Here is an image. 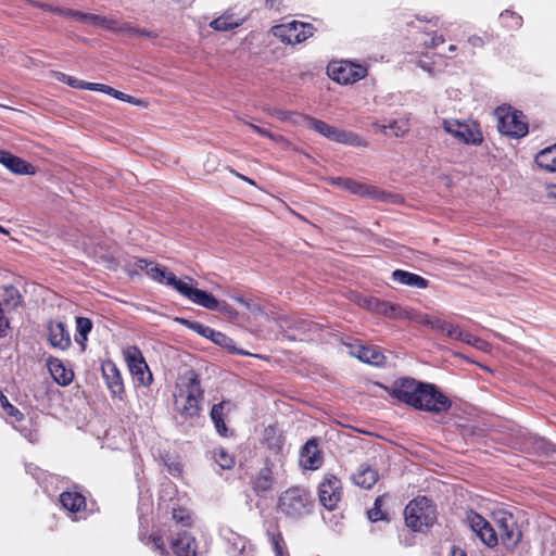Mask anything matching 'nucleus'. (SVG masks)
Segmentation results:
<instances>
[{
	"label": "nucleus",
	"instance_id": "nucleus-1",
	"mask_svg": "<svg viewBox=\"0 0 556 556\" xmlns=\"http://www.w3.org/2000/svg\"><path fill=\"white\" fill-rule=\"evenodd\" d=\"M390 394L417 409L432 413L446 412L452 405L451 401L433 384L418 382L410 378L396 380Z\"/></svg>",
	"mask_w": 556,
	"mask_h": 556
},
{
	"label": "nucleus",
	"instance_id": "nucleus-2",
	"mask_svg": "<svg viewBox=\"0 0 556 556\" xmlns=\"http://www.w3.org/2000/svg\"><path fill=\"white\" fill-rule=\"evenodd\" d=\"M135 265L138 269L144 270L153 280L174 288L192 303L211 311L218 309V300L213 294L195 288L198 282L193 278L186 276L184 279H178L174 273L144 258H138Z\"/></svg>",
	"mask_w": 556,
	"mask_h": 556
},
{
	"label": "nucleus",
	"instance_id": "nucleus-3",
	"mask_svg": "<svg viewBox=\"0 0 556 556\" xmlns=\"http://www.w3.org/2000/svg\"><path fill=\"white\" fill-rule=\"evenodd\" d=\"M174 396L175 410L182 421L199 416L203 392L200 387V381L193 371H190L181 379V383L178 386V390Z\"/></svg>",
	"mask_w": 556,
	"mask_h": 556
},
{
	"label": "nucleus",
	"instance_id": "nucleus-4",
	"mask_svg": "<svg viewBox=\"0 0 556 556\" xmlns=\"http://www.w3.org/2000/svg\"><path fill=\"white\" fill-rule=\"evenodd\" d=\"M311 493L301 486H292L281 493L278 501V510L291 518H300L311 513L313 508Z\"/></svg>",
	"mask_w": 556,
	"mask_h": 556
},
{
	"label": "nucleus",
	"instance_id": "nucleus-5",
	"mask_svg": "<svg viewBox=\"0 0 556 556\" xmlns=\"http://www.w3.org/2000/svg\"><path fill=\"white\" fill-rule=\"evenodd\" d=\"M405 522L413 531H422L433 525L437 519L432 501L422 496L410 501L404 511Z\"/></svg>",
	"mask_w": 556,
	"mask_h": 556
},
{
	"label": "nucleus",
	"instance_id": "nucleus-6",
	"mask_svg": "<svg viewBox=\"0 0 556 556\" xmlns=\"http://www.w3.org/2000/svg\"><path fill=\"white\" fill-rule=\"evenodd\" d=\"M305 126L317 134L321 135L323 137L338 142L342 144H348L352 147H358V148H366L367 141L359 135L344 130L334 126H331L324 121L317 119L315 117L308 116V118H305Z\"/></svg>",
	"mask_w": 556,
	"mask_h": 556
},
{
	"label": "nucleus",
	"instance_id": "nucleus-7",
	"mask_svg": "<svg viewBox=\"0 0 556 556\" xmlns=\"http://www.w3.org/2000/svg\"><path fill=\"white\" fill-rule=\"evenodd\" d=\"M36 5H38L39 8L43 9L46 11L58 14L60 16H63L66 18H74L76 21L91 25L97 28L110 29V30H113L116 28V23L114 21L109 20L101 15L84 13L80 11L63 9V8H59V7H53L51 4L43 3V2H36Z\"/></svg>",
	"mask_w": 556,
	"mask_h": 556
},
{
	"label": "nucleus",
	"instance_id": "nucleus-8",
	"mask_svg": "<svg viewBox=\"0 0 556 556\" xmlns=\"http://www.w3.org/2000/svg\"><path fill=\"white\" fill-rule=\"evenodd\" d=\"M495 115L498 119L497 128L501 134L514 138H520L528 134V125L520 112L513 111L510 108H498Z\"/></svg>",
	"mask_w": 556,
	"mask_h": 556
},
{
	"label": "nucleus",
	"instance_id": "nucleus-9",
	"mask_svg": "<svg viewBox=\"0 0 556 556\" xmlns=\"http://www.w3.org/2000/svg\"><path fill=\"white\" fill-rule=\"evenodd\" d=\"M314 26L308 23L292 21L273 27V34L288 45L300 43L314 34Z\"/></svg>",
	"mask_w": 556,
	"mask_h": 556
},
{
	"label": "nucleus",
	"instance_id": "nucleus-10",
	"mask_svg": "<svg viewBox=\"0 0 556 556\" xmlns=\"http://www.w3.org/2000/svg\"><path fill=\"white\" fill-rule=\"evenodd\" d=\"M495 522L503 546L508 551H514L522 536L514 516L506 511H500L495 515Z\"/></svg>",
	"mask_w": 556,
	"mask_h": 556
},
{
	"label": "nucleus",
	"instance_id": "nucleus-11",
	"mask_svg": "<svg viewBox=\"0 0 556 556\" xmlns=\"http://www.w3.org/2000/svg\"><path fill=\"white\" fill-rule=\"evenodd\" d=\"M367 74V68L350 61L332 62L328 65V75L339 84H354Z\"/></svg>",
	"mask_w": 556,
	"mask_h": 556
},
{
	"label": "nucleus",
	"instance_id": "nucleus-12",
	"mask_svg": "<svg viewBox=\"0 0 556 556\" xmlns=\"http://www.w3.org/2000/svg\"><path fill=\"white\" fill-rule=\"evenodd\" d=\"M443 128L459 142L467 144H480L483 140L482 134L475 123H462L457 119L443 121Z\"/></svg>",
	"mask_w": 556,
	"mask_h": 556
},
{
	"label": "nucleus",
	"instance_id": "nucleus-13",
	"mask_svg": "<svg viewBox=\"0 0 556 556\" xmlns=\"http://www.w3.org/2000/svg\"><path fill=\"white\" fill-rule=\"evenodd\" d=\"M318 497L320 504L328 510L337 507L342 497V485L340 480L333 475H326L318 486Z\"/></svg>",
	"mask_w": 556,
	"mask_h": 556
},
{
	"label": "nucleus",
	"instance_id": "nucleus-14",
	"mask_svg": "<svg viewBox=\"0 0 556 556\" xmlns=\"http://www.w3.org/2000/svg\"><path fill=\"white\" fill-rule=\"evenodd\" d=\"M466 521L472 532L481 540L483 544L489 547H493L497 544V532L481 515L475 511H469L467 514Z\"/></svg>",
	"mask_w": 556,
	"mask_h": 556
},
{
	"label": "nucleus",
	"instance_id": "nucleus-15",
	"mask_svg": "<svg viewBox=\"0 0 556 556\" xmlns=\"http://www.w3.org/2000/svg\"><path fill=\"white\" fill-rule=\"evenodd\" d=\"M124 354L131 375L135 376L142 386H150L152 382V374L140 350L136 346H129L125 350Z\"/></svg>",
	"mask_w": 556,
	"mask_h": 556
},
{
	"label": "nucleus",
	"instance_id": "nucleus-16",
	"mask_svg": "<svg viewBox=\"0 0 556 556\" xmlns=\"http://www.w3.org/2000/svg\"><path fill=\"white\" fill-rule=\"evenodd\" d=\"M323 454L318 447L317 439L308 440L300 452V464L304 469L316 470L323 465Z\"/></svg>",
	"mask_w": 556,
	"mask_h": 556
},
{
	"label": "nucleus",
	"instance_id": "nucleus-17",
	"mask_svg": "<svg viewBox=\"0 0 556 556\" xmlns=\"http://www.w3.org/2000/svg\"><path fill=\"white\" fill-rule=\"evenodd\" d=\"M0 164L7 167L10 172L17 175H33L35 174L34 166L12 153L0 150Z\"/></svg>",
	"mask_w": 556,
	"mask_h": 556
},
{
	"label": "nucleus",
	"instance_id": "nucleus-18",
	"mask_svg": "<svg viewBox=\"0 0 556 556\" xmlns=\"http://www.w3.org/2000/svg\"><path fill=\"white\" fill-rule=\"evenodd\" d=\"M170 545L177 556H195V540L186 531L177 530V536L170 539Z\"/></svg>",
	"mask_w": 556,
	"mask_h": 556
},
{
	"label": "nucleus",
	"instance_id": "nucleus-19",
	"mask_svg": "<svg viewBox=\"0 0 556 556\" xmlns=\"http://www.w3.org/2000/svg\"><path fill=\"white\" fill-rule=\"evenodd\" d=\"M102 375L113 395H121L124 392L121 372L113 362L108 361L102 364Z\"/></svg>",
	"mask_w": 556,
	"mask_h": 556
},
{
	"label": "nucleus",
	"instance_id": "nucleus-20",
	"mask_svg": "<svg viewBox=\"0 0 556 556\" xmlns=\"http://www.w3.org/2000/svg\"><path fill=\"white\" fill-rule=\"evenodd\" d=\"M48 338L52 346L65 350L71 344V337L65 325L61 321H50L48 325Z\"/></svg>",
	"mask_w": 556,
	"mask_h": 556
},
{
	"label": "nucleus",
	"instance_id": "nucleus-21",
	"mask_svg": "<svg viewBox=\"0 0 556 556\" xmlns=\"http://www.w3.org/2000/svg\"><path fill=\"white\" fill-rule=\"evenodd\" d=\"M350 353L359 361L370 365L382 366L384 364V355L376 348L356 345L351 349Z\"/></svg>",
	"mask_w": 556,
	"mask_h": 556
},
{
	"label": "nucleus",
	"instance_id": "nucleus-22",
	"mask_svg": "<svg viewBox=\"0 0 556 556\" xmlns=\"http://www.w3.org/2000/svg\"><path fill=\"white\" fill-rule=\"evenodd\" d=\"M48 369L53 377L54 381L60 386H68L74 378L72 369L66 368L59 358H50L48 361Z\"/></svg>",
	"mask_w": 556,
	"mask_h": 556
},
{
	"label": "nucleus",
	"instance_id": "nucleus-23",
	"mask_svg": "<svg viewBox=\"0 0 556 556\" xmlns=\"http://www.w3.org/2000/svg\"><path fill=\"white\" fill-rule=\"evenodd\" d=\"M353 482L364 489H370L378 480V472L370 466L361 465L352 476Z\"/></svg>",
	"mask_w": 556,
	"mask_h": 556
},
{
	"label": "nucleus",
	"instance_id": "nucleus-24",
	"mask_svg": "<svg viewBox=\"0 0 556 556\" xmlns=\"http://www.w3.org/2000/svg\"><path fill=\"white\" fill-rule=\"evenodd\" d=\"M392 278L394 281H396L401 285L408 286L412 288H417V289H426L429 283L428 280L425 279L424 277L413 274V273H409V271L401 270V269L394 270L392 273Z\"/></svg>",
	"mask_w": 556,
	"mask_h": 556
},
{
	"label": "nucleus",
	"instance_id": "nucleus-25",
	"mask_svg": "<svg viewBox=\"0 0 556 556\" xmlns=\"http://www.w3.org/2000/svg\"><path fill=\"white\" fill-rule=\"evenodd\" d=\"M222 533L224 538L229 542L228 553L230 556H249L244 554L248 544L245 538L233 534L228 529H223Z\"/></svg>",
	"mask_w": 556,
	"mask_h": 556
},
{
	"label": "nucleus",
	"instance_id": "nucleus-26",
	"mask_svg": "<svg viewBox=\"0 0 556 556\" xmlns=\"http://www.w3.org/2000/svg\"><path fill=\"white\" fill-rule=\"evenodd\" d=\"M60 502L71 513H79L86 508L85 497L77 492H63L60 495Z\"/></svg>",
	"mask_w": 556,
	"mask_h": 556
},
{
	"label": "nucleus",
	"instance_id": "nucleus-27",
	"mask_svg": "<svg viewBox=\"0 0 556 556\" xmlns=\"http://www.w3.org/2000/svg\"><path fill=\"white\" fill-rule=\"evenodd\" d=\"M244 22L243 17H235V15L230 12H226L222 16L213 20L210 23V26L217 31H227L239 27Z\"/></svg>",
	"mask_w": 556,
	"mask_h": 556
},
{
	"label": "nucleus",
	"instance_id": "nucleus-28",
	"mask_svg": "<svg viewBox=\"0 0 556 556\" xmlns=\"http://www.w3.org/2000/svg\"><path fill=\"white\" fill-rule=\"evenodd\" d=\"M536 164L548 172H556V144L548 147L535 156Z\"/></svg>",
	"mask_w": 556,
	"mask_h": 556
},
{
	"label": "nucleus",
	"instance_id": "nucleus-29",
	"mask_svg": "<svg viewBox=\"0 0 556 556\" xmlns=\"http://www.w3.org/2000/svg\"><path fill=\"white\" fill-rule=\"evenodd\" d=\"M230 405V402H222L219 404H215L211 409V419L214 422L216 431L220 435H226L227 433V427L224 422V410Z\"/></svg>",
	"mask_w": 556,
	"mask_h": 556
},
{
	"label": "nucleus",
	"instance_id": "nucleus-30",
	"mask_svg": "<svg viewBox=\"0 0 556 556\" xmlns=\"http://www.w3.org/2000/svg\"><path fill=\"white\" fill-rule=\"evenodd\" d=\"M93 91H99V92H103V93H106V94H110L112 96L113 98L115 99H118L121 101H124V102H127V103H131V104H136V105H139L141 104V101L129 96V94H126L122 91H118L108 85H103V84H96L93 83L92 85V89Z\"/></svg>",
	"mask_w": 556,
	"mask_h": 556
},
{
	"label": "nucleus",
	"instance_id": "nucleus-31",
	"mask_svg": "<svg viewBox=\"0 0 556 556\" xmlns=\"http://www.w3.org/2000/svg\"><path fill=\"white\" fill-rule=\"evenodd\" d=\"M344 189L353 194H357L361 197H377V191L374 188L351 178H348V181H344Z\"/></svg>",
	"mask_w": 556,
	"mask_h": 556
},
{
	"label": "nucleus",
	"instance_id": "nucleus-32",
	"mask_svg": "<svg viewBox=\"0 0 556 556\" xmlns=\"http://www.w3.org/2000/svg\"><path fill=\"white\" fill-rule=\"evenodd\" d=\"M374 127L384 134H388L389 130L390 134L396 137L404 136L409 129L408 123L405 119H394L389 125H380L376 123L374 124Z\"/></svg>",
	"mask_w": 556,
	"mask_h": 556
},
{
	"label": "nucleus",
	"instance_id": "nucleus-33",
	"mask_svg": "<svg viewBox=\"0 0 556 556\" xmlns=\"http://www.w3.org/2000/svg\"><path fill=\"white\" fill-rule=\"evenodd\" d=\"M268 114L275 116L281 122H290L292 124H305V118H308L307 115L298 114L292 111H285L280 109H270L268 110Z\"/></svg>",
	"mask_w": 556,
	"mask_h": 556
},
{
	"label": "nucleus",
	"instance_id": "nucleus-34",
	"mask_svg": "<svg viewBox=\"0 0 556 556\" xmlns=\"http://www.w3.org/2000/svg\"><path fill=\"white\" fill-rule=\"evenodd\" d=\"M92 329V321L87 317H77L76 318V330L77 338L76 341L81 345L83 350L85 349V342L88 339V334Z\"/></svg>",
	"mask_w": 556,
	"mask_h": 556
},
{
	"label": "nucleus",
	"instance_id": "nucleus-35",
	"mask_svg": "<svg viewBox=\"0 0 556 556\" xmlns=\"http://www.w3.org/2000/svg\"><path fill=\"white\" fill-rule=\"evenodd\" d=\"M374 313L381 314L388 317H402V307L386 301L377 300Z\"/></svg>",
	"mask_w": 556,
	"mask_h": 556
},
{
	"label": "nucleus",
	"instance_id": "nucleus-36",
	"mask_svg": "<svg viewBox=\"0 0 556 556\" xmlns=\"http://www.w3.org/2000/svg\"><path fill=\"white\" fill-rule=\"evenodd\" d=\"M273 485V476L269 468H263L253 482L254 490L257 492H266Z\"/></svg>",
	"mask_w": 556,
	"mask_h": 556
},
{
	"label": "nucleus",
	"instance_id": "nucleus-37",
	"mask_svg": "<svg viewBox=\"0 0 556 556\" xmlns=\"http://www.w3.org/2000/svg\"><path fill=\"white\" fill-rule=\"evenodd\" d=\"M139 539L146 545L151 546L152 549L160 552L161 555H166L165 545H164V542L161 536L155 535V534L147 535L143 532H140Z\"/></svg>",
	"mask_w": 556,
	"mask_h": 556
},
{
	"label": "nucleus",
	"instance_id": "nucleus-38",
	"mask_svg": "<svg viewBox=\"0 0 556 556\" xmlns=\"http://www.w3.org/2000/svg\"><path fill=\"white\" fill-rule=\"evenodd\" d=\"M213 457L222 469H230L235 465L233 457L225 448H216Z\"/></svg>",
	"mask_w": 556,
	"mask_h": 556
},
{
	"label": "nucleus",
	"instance_id": "nucleus-39",
	"mask_svg": "<svg viewBox=\"0 0 556 556\" xmlns=\"http://www.w3.org/2000/svg\"><path fill=\"white\" fill-rule=\"evenodd\" d=\"M268 535H269V541L271 543L275 555L276 556H289V554L286 549V544H285L281 533L280 532L268 533Z\"/></svg>",
	"mask_w": 556,
	"mask_h": 556
},
{
	"label": "nucleus",
	"instance_id": "nucleus-40",
	"mask_svg": "<svg viewBox=\"0 0 556 556\" xmlns=\"http://www.w3.org/2000/svg\"><path fill=\"white\" fill-rule=\"evenodd\" d=\"M173 520L175 521V527H178V525L189 527L192 522L189 511L185 508H173Z\"/></svg>",
	"mask_w": 556,
	"mask_h": 556
},
{
	"label": "nucleus",
	"instance_id": "nucleus-41",
	"mask_svg": "<svg viewBox=\"0 0 556 556\" xmlns=\"http://www.w3.org/2000/svg\"><path fill=\"white\" fill-rule=\"evenodd\" d=\"M383 496H378L374 503V507L367 511L368 519L372 522L384 520L386 516L381 510Z\"/></svg>",
	"mask_w": 556,
	"mask_h": 556
},
{
	"label": "nucleus",
	"instance_id": "nucleus-42",
	"mask_svg": "<svg viewBox=\"0 0 556 556\" xmlns=\"http://www.w3.org/2000/svg\"><path fill=\"white\" fill-rule=\"evenodd\" d=\"M181 323L185 324L188 328L192 329L197 333L201 334L202 337L210 338L211 334H213V330L211 327L205 326L198 321H189L186 319H181Z\"/></svg>",
	"mask_w": 556,
	"mask_h": 556
},
{
	"label": "nucleus",
	"instance_id": "nucleus-43",
	"mask_svg": "<svg viewBox=\"0 0 556 556\" xmlns=\"http://www.w3.org/2000/svg\"><path fill=\"white\" fill-rule=\"evenodd\" d=\"M377 300L378 299L375 296H369L365 294H356L354 296V301L357 303L358 306L366 308L370 312H374V309L376 308Z\"/></svg>",
	"mask_w": 556,
	"mask_h": 556
},
{
	"label": "nucleus",
	"instance_id": "nucleus-44",
	"mask_svg": "<svg viewBox=\"0 0 556 556\" xmlns=\"http://www.w3.org/2000/svg\"><path fill=\"white\" fill-rule=\"evenodd\" d=\"M61 80L71 87L78 88V89H85V90H91L92 85H93V83H87L84 80H79L72 76L65 75V74H61Z\"/></svg>",
	"mask_w": 556,
	"mask_h": 556
},
{
	"label": "nucleus",
	"instance_id": "nucleus-45",
	"mask_svg": "<svg viewBox=\"0 0 556 556\" xmlns=\"http://www.w3.org/2000/svg\"><path fill=\"white\" fill-rule=\"evenodd\" d=\"M463 329L454 324L446 323V328L443 333H445L448 338L454 340H459V337L462 336Z\"/></svg>",
	"mask_w": 556,
	"mask_h": 556
},
{
	"label": "nucleus",
	"instance_id": "nucleus-46",
	"mask_svg": "<svg viewBox=\"0 0 556 556\" xmlns=\"http://www.w3.org/2000/svg\"><path fill=\"white\" fill-rule=\"evenodd\" d=\"M443 42H444L443 36L437 35V34H427V38L424 40V43L427 47H431V48H434Z\"/></svg>",
	"mask_w": 556,
	"mask_h": 556
},
{
	"label": "nucleus",
	"instance_id": "nucleus-47",
	"mask_svg": "<svg viewBox=\"0 0 556 556\" xmlns=\"http://www.w3.org/2000/svg\"><path fill=\"white\" fill-rule=\"evenodd\" d=\"M535 445L536 448L544 455H549L554 451V446L543 439L538 440Z\"/></svg>",
	"mask_w": 556,
	"mask_h": 556
},
{
	"label": "nucleus",
	"instance_id": "nucleus-48",
	"mask_svg": "<svg viewBox=\"0 0 556 556\" xmlns=\"http://www.w3.org/2000/svg\"><path fill=\"white\" fill-rule=\"evenodd\" d=\"M422 313L413 311V309H406L402 307V317L401 318H408L410 320H414L418 324H420V317H422Z\"/></svg>",
	"mask_w": 556,
	"mask_h": 556
},
{
	"label": "nucleus",
	"instance_id": "nucleus-49",
	"mask_svg": "<svg viewBox=\"0 0 556 556\" xmlns=\"http://www.w3.org/2000/svg\"><path fill=\"white\" fill-rule=\"evenodd\" d=\"M501 17L504 20L506 17L511 18L510 27L518 28L521 26V17L519 15H516L514 12L505 11L501 14Z\"/></svg>",
	"mask_w": 556,
	"mask_h": 556
},
{
	"label": "nucleus",
	"instance_id": "nucleus-50",
	"mask_svg": "<svg viewBox=\"0 0 556 556\" xmlns=\"http://www.w3.org/2000/svg\"><path fill=\"white\" fill-rule=\"evenodd\" d=\"M446 323L447 321H445V320L433 317L431 320L430 328L433 330L440 331V332H444L445 328H446Z\"/></svg>",
	"mask_w": 556,
	"mask_h": 556
},
{
	"label": "nucleus",
	"instance_id": "nucleus-51",
	"mask_svg": "<svg viewBox=\"0 0 556 556\" xmlns=\"http://www.w3.org/2000/svg\"><path fill=\"white\" fill-rule=\"evenodd\" d=\"M4 413L8 416L15 418V420H21L23 417V414L16 407H14L12 404L7 405V409H4Z\"/></svg>",
	"mask_w": 556,
	"mask_h": 556
},
{
	"label": "nucleus",
	"instance_id": "nucleus-52",
	"mask_svg": "<svg viewBox=\"0 0 556 556\" xmlns=\"http://www.w3.org/2000/svg\"><path fill=\"white\" fill-rule=\"evenodd\" d=\"M5 293H7V301H12L13 302V305H17L18 302H20V294L17 292L16 289L14 288H9L5 290Z\"/></svg>",
	"mask_w": 556,
	"mask_h": 556
},
{
	"label": "nucleus",
	"instance_id": "nucleus-53",
	"mask_svg": "<svg viewBox=\"0 0 556 556\" xmlns=\"http://www.w3.org/2000/svg\"><path fill=\"white\" fill-rule=\"evenodd\" d=\"M210 339L219 345H224L228 340V338L224 333L215 330H213V334H211Z\"/></svg>",
	"mask_w": 556,
	"mask_h": 556
},
{
	"label": "nucleus",
	"instance_id": "nucleus-54",
	"mask_svg": "<svg viewBox=\"0 0 556 556\" xmlns=\"http://www.w3.org/2000/svg\"><path fill=\"white\" fill-rule=\"evenodd\" d=\"M478 337H475L468 331L463 330L462 336L459 337V341L465 342L471 346H473V341L477 340Z\"/></svg>",
	"mask_w": 556,
	"mask_h": 556
},
{
	"label": "nucleus",
	"instance_id": "nucleus-55",
	"mask_svg": "<svg viewBox=\"0 0 556 556\" xmlns=\"http://www.w3.org/2000/svg\"><path fill=\"white\" fill-rule=\"evenodd\" d=\"M249 126L254 130L256 131L258 135L263 136V137H268L270 139H275V136L268 131L267 129H264V128H261L254 124H249Z\"/></svg>",
	"mask_w": 556,
	"mask_h": 556
},
{
	"label": "nucleus",
	"instance_id": "nucleus-56",
	"mask_svg": "<svg viewBox=\"0 0 556 556\" xmlns=\"http://www.w3.org/2000/svg\"><path fill=\"white\" fill-rule=\"evenodd\" d=\"M473 346L480 351L486 352L489 351L490 344L486 341L477 338V340L473 341Z\"/></svg>",
	"mask_w": 556,
	"mask_h": 556
},
{
	"label": "nucleus",
	"instance_id": "nucleus-57",
	"mask_svg": "<svg viewBox=\"0 0 556 556\" xmlns=\"http://www.w3.org/2000/svg\"><path fill=\"white\" fill-rule=\"evenodd\" d=\"M468 42L475 48H481L484 43L482 38L479 36L469 37Z\"/></svg>",
	"mask_w": 556,
	"mask_h": 556
},
{
	"label": "nucleus",
	"instance_id": "nucleus-58",
	"mask_svg": "<svg viewBox=\"0 0 556 556\" xmlns=\"http://www.w3.org/2000/svg\"><path fill=\"white\" fill-rule=\"evenodd\" d=\"M344 181H348V178L337 177V178L331 179L332 185L341 187L343 189H344Z\"/></svg>",
	"mask_w": 556,
	"mask_h": 556
},
{
	"label": "nucleus",
	"instance_id": "nucleus-59",
	"mask_svg": "<svg viewBox=\"0 0 556 556\" xmlns=\"http://www.w3.org/2000/svg\"><path fill=\"white\" fill-rule=\"evenodd\" d=\"M451 556H467L464 549L453 546L451 549Z\"/></svg>",
	"mask_w": 556,
	"mask_h": 556
},
{
	"label": "nucleus",
	"instance_id": "nucleus-60",
	"mask_svg": "<svg viewBox=\"0 0 556 556\" xmlns=\"http://www.w3.org/2000/svg\"><path fill=\"white\" fill-rule=\"evenodd\" d=\"M432 316H429L427 314H424L422 317H420V324L429 326L431 325Z\"/></svg>",
	"mask_w": 556,
	"mask_h": 556
},
{
	"label": "nucleus",
	"instance_id": "nucleus-61",
	"mask_svg": "<svg viewBox=\"0 0 556 556\" xmlns=\"http://www.w3.org/2000/svg\"><path fill=\"white\" fill-rule=\"evenodd\" d=\"M0 403H1V406L3 407V410L7 409V405L10 404L8 399L4 395L0 396Z\"/></svg>",
	"mask_w": 556,
	"mask_h": 556
},
{
	"label": "nucleus",
	"instance_id": "nucleus-62",
	"mask_svg": "<svg viewBox=\"0 0 556 556\" xmlns=\"http://www.w3.org/2000/svg\"><path fill=\"white\" fill-rule=\"evenodd\" d=\"M266 2L270 8H275L279 4L280 0H266Z\"/></svg>",
	"mask_w": 556,
	"mask_h": 556
},
{
	"label": "nucleus",
	"instance_id": "nucleus-63",
	"mask_svg": "<svg viewBox=\"0 0 556 556\" xmlns=\"http://www.w3.org/2000/svg\"><path fill=\"white\" fill-rule=\"evenodd\" d=\"M236 176H238V177H239V178H241L242 180L248 181V182H249V184H251V185H254V181H252L250 178H248V177H245V176H243V175H240V174L236 173Z\"/></svg>",
	"mask_w": 556,
	"mask_h": 556
},
{
	"label": "nucleus",
	"instance_id": "nucleus-64",
	"mask_svg": "<svg viewBox=\"0 0 556 556\" xmlns=\"http://www.w3.org/2000/svg\"><path fill=\"white\" fill-rule=\"evenodd\" d=\"M237 301L243 305H245L247 307H250V304L248 301H245L244 299L242 298H238Z\"/></svg>",
	"mask_w": 556,
	"mask_h": 556
}]
</instances>
